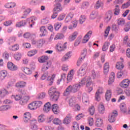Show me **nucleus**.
I'll return each mask as SVG.
<instances>
[{"mask_svg": "<svg viewBox=\"0 0 130 130\" xmlns=\"http://www.w3.org/2000/svg\"><path fill=\"white\" fill-rule=\"evenodd\" d=\"M46 95V93L45 92H42L39 93L37 95L38 99H43V98H45V96Z\"/></svg>", "mask_w": 130, "mask_h": 130, "instance_id": "4d7b16f0", "label": "nucleus"}, {"mask_svg": "<svg viewBox=\"0 0 130 130\" xmlns=\"http://www.w3.org/2000/svg\"><path fill=\"white\" fill-rule=\"evenodd\" d=\"M7 67L8 69L10 71H17V70H18V67L12 62H9Z\"/></svg>", "mask_w": 130, "mask_h": 130, "instance_id": "f8f14e48", "label": "nucleus"}, {"mask_svg": "<svg viewBox=\"0 0 130 130\" xmlns=\"http://www.w3.org/2000/svg\"><path fill=\"white\" fill-rule=\"evenodd\" d=\"M40 36L42 37V36H45L47 35V30H46V27L45 26H41L40 28Z\"/></svg>", "mask_w": 130, "mask_h": 130, "instance_id": "dca6fc26", "label": "nucleus"}, {"mask_svg": "<svg viewBox=\"0 0 130 130\" xmlns=\"http://www.w3.org/2000/svg\"><path fill=\"white\" fill-rule=\"evenodd\" d=\"M48 94L52 101H57L59 98V92L56 91L55 87H52L49 89Z\"/></svg>", "mask_w": 130, "mask_h": 130, "instance_id": "f03ea898", "label": "nucleus"}, {"mask_svg": "<svg viewBox=\"0 0 130 130\" xmlns=\"http://www.w3.org/2000/svg\"><path fill=\"white\" fill-rule=\"evenodd\" d=\"M118 25L122 26L125 24V20L122 18H120L117 21Z\"/></svg>", "mask_w": 130, "mask_h": 130, "instance_id": "6e6d98bb", "label": "nucleus"}, {"mask_svg": "<svg viewBox=\"0 0 130 130\" xmlns=\"http://www.w3.org/2000/svg\"><path fill=\"white\" fill-rule=\"evenodd\" d=\"M27 83L25 81H19L16 83L15 85V87L17 88H24V87L26 86Z\"/></svg>", "mask_w": 130, "mask_h": 130, "instance_id": "6ab92c4d", "label": "nucleus"}, {"mask_svg": "<svg viewBox=\"0 0 130 130\" xmlns=\"http://www.w3.org/2000/svg\"><path fill=\"white\" fill-rule=\"evenodd\" d=\"M45 120V116L44 115H41L38 117L39 122H43Z\"/></svg>", "mask_w": 130, "mask_h": 130, "instance_id": "052dcab7", "label": "nucleus"}, {"mask_svg": "<svg viewBox=\"0 0 130 130\" xmlns=\"http://www.w3.org/2000/svg\"><path fill=\"white\" fill-rule=\"evenodd\" d=\"M117 116V111H114L109 114L108 120L109 122L112 123L115 121V117Z\"/></svg>", "mask_w": 130, "mask_h": 130, "instance_id": "423d86ee", "label": "nucleus"}, {"mask_svg": "<svg viewBox=\"0 0 130 130\" xmlns=\"http://www.w3.org/2000/svg\"><path fill=\"white\" fill-rule=\"evenodd\" d=\"M20 48V46H19L18 44H15L12 46H10L9 47V49L10 50H12V51H17Z\"/></svg>", "mask_w": 130, "mask_h": 130, "instance_id": "4c0bfd02", "label": "nucleus"}, {"mask_svg": "<svg viewBox=\"0 0 130 130\" xmlns=\"http://www.w3.org/2000/svg\"><path fill=\"white\" fill-rule=\"evenodd\" d=\"M41 0H32L30 3L29 4L31 6H35L37 5L39 3H40Z\"/></svg>", "mask_w": 130, "mask_h": 130, "instance_id": "e2e57ef3", "label": "nucleus"}, {"mask_svg": "<svg viewBox=\"0 0 130 130\" xmlns=\"http://www.w3.org/2000/svg\"><path fill=\"white\" fill-rule=\"evenodd\" d=\"M86 69H87V63H84L81 66L79 71L77 72L78 76H80V77L85 76V75H86Z\"/></svg>", "mask_w": 130, "mask_h": 130, "instance_id": "20e7f679", "label": "nucleus"}, {"mask_svg": "<svg viewBox=\"0 0 130 130\" xmlns=\"http://www.w3.org/2000/svg\"><path fill=\"white\" fill-rule=\"evenodd\" d=\"M12 98H14L16 101H19L22 99V96H21L20 94H17L16 95H13Z\"/></svg>", "mask_w": 130, "mask_h": 130, "instance_id": "680f3d73", "label": "nucleus"}, {"mask_svg": "<svg viewBox=\"0 0 130 130\" xmlns=\"http://www.w3.org/2000/svg\"><path fill=\"white\" fill-rule=\"evenodd\" d=\"M114 78H115V75L114 74V72L111 73L110 77L109 78V85H112L113 82H114Z\"/></svg>", "mask_w": 130, "mask_h": 130, "instance_id": "aec40b11", "label": "nucleus"}, {"mask_svg": "<svg viewBox=\"0 0 130 130\" xmlns=\"http://www.w3.org/2000/svg\"><path fill=\"white\" fill-rule=\"evenodd\" d=\"M74 77V70L70 71V73H68L67 76V83H70L72 80H73V77Z\"/></svg>", "mask_w": 130, "mask_h": 130, "instance_id": "412c9836", "label": "nucleus"}, {"mask_svg": "<svg viewBox=\"0 0 130 130\" xmlns=\"http://www.w3.org/2000/svg\"><path fill=\"white\" fill-rule=\"evenodd\" d=\"M86 21V17L84 15H81L79 18L80 24H83Z\"/></svg>", "mask_w": 130, "mask_h": 130, "instance_id": "0e129e2a", "label": "nucleus"}, {"mask_svg": "<svg viewBox=\"0 0 130 130\" xmlns=\"http://www.w3.org/2000/svg\"><path fill=\"white\" fill-rule=\"evenodd\" d=\"M72 56V52L67 53L61 58L62 61H67Z\"/></svg>", "mask_w": 130, "mask_h": 130, "instance_id": "4be33fe9", "label": "nucleus"}, {"mask_svg": "<svg viewBox=\"0 0 130 130\" xmlns=\"http://www.w3.org/2000/svg\"><path fill=\"white\" fill-rule=\"evenodd\" d=\"M78 36V32L77 31H75L74 32H73L71 36H70L69 37V41H74V40H75V39H76V38H77Z\"/></svg>", "mask_w": 130, "mask_h": 130, "instance_id": "7c9ffc66", "label": "nucleus"}, {"mask_svg": "<svg viewBox=\"0 0 130 130\" xmlns=\"http://www.w3.org/2000/svg\"><path fill=\"white\" fill-rule=\"evenodd\" d=\"M7 75H8V73L6 70H3L0 72V78L2 80L5 79V78L7 77Z\"/></svg>", "mask_w": 130, "mask_h": 130, "instance_id": "2f4dec72", "label": "nucleus"}, {"mask_svg": "<svg viewBox=\"0 0 130 130\" xmlns=\"http://www.w3.org/2000/svg\"><path fill=\"white\" fill-rule=\"evenodd\" d=\"M27 101H29V96H23L20 101V104H21V105H25Z\"/></svg>", "mask_w": 130, "mask_h": 130, "instance_id": "393cba45", "label": "nucleus"}, {"mask_svg": "<svg viewBox=\"0 0 130 130\" xmlns=\"http://www.w3.org/2000/svg\"><path fill=\"white\" fill-rule=\"evenodd\" d=\"M27 24V21L26 20H22L20 22H17L16 24V27H24Z\"/></svg>", "mask_w": 130, "mask_h": 130, "instance_id": "f704fd0d", "label": "nucleus"}, {"mask_svg": "<svg viewBox=\"0 0 130 130\" xmlns=\"http://www.w3.org/2000/svg\"><path fill=\"white\" fill-rule=\"evenodd\" d=\"M37 53V50H31L30 51H29L27 53V55H28V56H33L35 55H36Z\"/></svg>", "mask_w": 130, "mask_h": 130, "instance_id": "864d4df0", "label": "nucleus"}, {"mask_svg": "<svg viewBox=\"0 0 130 130\" xmlns=\"http://www.w3.org/2000/svg\"><path fill=\"white\" fill-rule=\"evenodd\" d=\"M89 112L91 115H94V113H95V107L91 106L90 107H89Z\"/></svg>", "mask_w": 130, "mask_h": 130, "instance_id": "13d9d810", "label": "nucleus"}, {"mask_svg": "<svg viewBox=\"0 0 130 130\" xmlns=\"http://www.w3.org/2000/svg\"><path fill=\"white\" fill-rule=\"evenodd\" d=\"M37 122V121L35 119H32L30 121V123L31 124H34L33 125H31L30 127V128L32 130H38V127L37 126V125L35 124Z\"/></svg>", "mask_w": 130, "mask_h": 130, "instance_id": "2eb2a0df", "label": "nucleus"}, {"mask_svg": "<svg viewBox=\"0 0 130 130\" xmlns=\"http://www.w3.org/2000/svg\"><path fill=\"white\" fill-rule=\"evenodd\" d=\"M21 56H22V55H21L20 53H16L14 55V57L15 59H16V60H20L21 59Z\"/></svg>", "mask_w": 130, "mask_h": 130, "instance_id": "8fccbe9b", "label": "nucleus"}, {"mask_svg": "<svg viewBox=\"0 0 130 130\" xmlns=\"http://www.w3.org/2000/svg\"><path fill=\"white\" fill-rule=\"evenodd\" d=\"M116 68L117 69V70H122V69H123L124 66L122 61L118 62L116 64Z\"/></svg>", "mask_w": 130, "mask_h": 130, "instance_id": "a19ab883", "label": "nucleus"}, {"mask_svg": "<svg viewBox=\"0 0 130 130\" xmlns=\"http://www.w3.org/2000/svg\"><path fill=\"white\" fill-rule=\"evenodd\" d=\"M109 43L108 42H106L103 46L102 50L103 51H106L108 49L109 46Z\"/></svg>", "mask_w": 130, "mask_h": 130, "instance_id": "c03bdc74", "label": "nucleus"}, {"mask_svg": "<svg viewBox=\"0 0 130 130\" xmlns=\"http://www.w3.org/2000/svg\"><path fill=\"white\" fill-rule=\"evenodd\" d=\"M129 80L126 79H124L120 83V86L122 88H123L125 89V88H127L128 86L129 85Z\"/></svg>", "mask_w": 130, "mask_h": 130, "instance_id": "9b49d317", "label": "nucleus"}, {"mask_svg": "<svg viewBox=\"0 0 130 130\" xmlns=\"http://www.w3.org/2000/svg\"><path fill=\"white\" fill-rule=\"evenodd\" d=\"M54 27L55 31H58L60 27H61V23L59 22H57L54 24Z\"/></svg>", "mask_w": 130, "mask_h": 130, "instance_id": "3c124183", "label": "nucleus"}, {"mask_svg": "<svg viewBox=\"0 0 130 130\" xmlns=\"http://www.w3.org/2000/svg\"><path fill=\"white\" fill-rule=\"evenodd\" d=\"M81 87H83V86L81 85V82H79V84H76L73 86H71L72 93H76V92H78V91L81 88Z\"/></svg>", "mask_w": 130, "mask_h": 130, "instance_id": "6e6552de", "label": "nucleus"}, {"mask_svg": "<svg viewBox=\"0 0 130 130\" xmlns=\"http://www.w3.org/2000/svg\"><path fill=\"white\" fill-rule=\"evenodd\" d=\"M7 94H9V92L7 91L6 89H2L0 90V97L1 98H4V97H6V95Z\"/></svg>", "mask_w": 130, "mask_h": 130, "instance_id": "e433bc0d", "label": "nucleus"}, {"mask_svg": "<svg viewBox=\"0 0 130 130\" xmlns=\"http://www.w3.org/2000/svg\"><path fill=\"white\" fill-rule=\"evenodd\" d=\"M120 109L123 113H127V108H126V104L125 103H121L120 105Z\"/></svg>", "mask_w": 130, "mask_h": 130, "instance_id": "4468645a", "label": "nucleus"}, {"mask_svg": "<svg viewBox=\"0 0 130 130\" xmlns=\"http://www.w3.org/2000/svg\"><path fill=\"white\" fill-rule=\"evenodd\" d=\"M72 92L73 93L72 90V85H70L65 90L63 93V95L68 96V95H70V94H71Z\"/></svg>", "mask_w": 130, "mask_h": 130, "instance_id": "5701e85b", "label": "nucleus"}, {"mask_svg": "<svg viewBox=\"0 0 130 130\" xmlns=\"http://www.w3.org/2000/svg\"><path fill=\"white\" fill-rule=\"evenodd\" d=\"M53 123L56 125H59L61 123V121L58 118H55L53 120Z\"/></svg>", "mask_w": 130, "mask_h": 130, "instance_id": "a18cd8bd", "label": "nucleus"}, {"mask_svg": "<svg viewBox=\"0 0 130 130\" xmlns=\"http://www.w3.org/2000/svg\"><path fill=\"white\" fill-rule=\"evenodd\" d=\"M76 103V99L75 98H71L69 100V105L70 106H74Z\"/></svg>", "mask_w": 130, "mask_h": 130, "instance_id": "09e8293b", "label": "nucleus"}, {"mask_svg": "<svg viewBox=\"0 0 130 130\" xmlns=\"http://www.w3.org/2000/svg\"><path fill=\"white\" fill-rule=\"evenodd\" d=\"M23 71L26 75H31L32 74V70L30 69V68H28L27 67H24L23 68Z\"/></svg>", "mask_w": 130, "mask_h": 130, "instance_id": "ea45409f", "label": "nucleus"}, {"mask_svg": "<svg viewBox=\"0 0 130 130\" xmlns=\"http://www.w3.org/2000/svg\"><path fill=\"white\" fill-rule=\"evenodd\" d=\"M11 106L8 105H4L0 107V111H7L10 110Z\"/></svg>", "mask_w": 130, "mask_h": 130, "instance_id": "c756f323", "label": "nucleus"}, {"mask_svg": "<svg viewBox=\"0 0 130 130\" xmlns=\"http://www.w3.org/2000/svg\"><path fill=\"white\" fill-rule=\"evenodd\" d=\"M57 49L58 51H63L64 49H67V43L62 44V43L60 42L57 44Z\"/></svg>", "mask_w": 130, "mask_h": 130, "instance_id": "0eeeda50", "label": "nucleus"}, {"mask_svg": "<svg viewBox=\"0 0 130 130\" xmlns=\"http://www.w3.org/2000/svg\"><path fill=\"white\" fill-rule=\"evenodd\" d=\"M102 7H103V2L99 0L98 1L95 5V9H100V8H102Z\"/></svg>", "mask_w": 130, "mask_h": 130, "instance_id": "79ce46f5", "label": "nucleus"}, {"mask_svg": "<svg viewBox=\"0 0 130 130\" xmlns=\"http://www.w3.org/2000/svg\"><path fill=\"white\" fill-rule=\"evenodd\" d=\"M86 84V87L88 88V92L90 93L93 90V82H92V80H91V78L89 76L85 77V78H83L80 81V84L82 87L85 86Z\"/></svg>", "mask_w": 130, "mask_h": 130, "instance_id": "f257e3e1", "label": "nucleus"}, {"mask_svg": "<svg viewBox=\"0 0 130 130\" xmlns=\"http://www.w3.org/2000/svg\"><path fill=\"white\" fill-rule=\"evenodd\" d=\"M34 103H35V104L36 105V107H37V108H38V107H40V106H41V105H42V102H41L40 101L35 102Z\"/></svg>", "mask_w": 130, "mask_h": 130, "instance_id": "774afa93", "label": "nucleus"}, {"mask_svg": "<svg viewBox=\"0 0 130 130\" xmlns=\"http://www.w3.org/2000/svg\"><path fill=\"white\" fill-rule=\"evenodd\" d=\"M52 111L55 114H58L59 113V107L57 104H53L52 105Z\"/></svg>", "mask_w": 130, "mask_h": 130, "instance_id": "f3484780", "label": "nucleus"}, {"mask_svg": "<svg viewBox=\"0 0 130 130\" xmlns=\"http://www.w3.org/2000/svg\"><path fill=\"white\" fill-rule=\"evenodd\" d=\"M44 43V41L43 40V39H41L37 41V45L39 47H40V46H42V45H43Z\"/></svg>", "mask_w": 130, "mask_h": 130, "instance_id": "69168bd1", "label": "nucleus"}, {"mask_svg": "<svg viewBox=\"0 0 130 130\" xmlns=\"http://www.w3.org/2000/svg\"><path fill=\"white\" fill-rule=\"evenodd\" d=\"M112 17V15L111 14V12H109L106 13V17L105 18V21L108 23L110 20H111V18Z\"/></svg>", "mask_w": 130, "mask_h": 130, "instance_id": "c85d7f7f", "label": "nucleus"}, {"mask_svg": "<svg viewBox=\"0 0 130 130\" xmlns=\"http://www.w3.org/2000/svg\"><path fill=\"white\" fill-rule=\"evenodd\" d=\"M82 102L83 103H88L89 102V99L88 98V95L84 93L82 96Z\"/></svg>", "mask_w": 130, "mask_h": 130, "instance_id": "49530a36", "label": "nucleus"}, {"mask_svg": "<svg viewBox=\"0 0 130 130\" xmlns=\"http://www.w3.org/2000/svg\"><path fill=\"white\" fill-rule=\"evenodd\" d=\"M62 10L61 5L60 4H57L54 8L53 12L58 13L59 12H61Z\"/></svg>", "mask_w": 130, "mask_h": 130, "instance_id": "a878e982", "label": "nucleus"}, {"mask_svg": "<svg viewBox=\"0 0 130 130\" xmlns=\"http://www.w3.org/2000/svg\"><path fill=\"white\" fill-rule=\"evenodd\" d=\"M92 33V31L90 30L85 35L82 40V43H87L89 41V40L91 38Z\"/></svg>", "mask_w": 130, "mask_h": 130, "instance_id": "9d476101", "label": "nucleus"}, {"mask_svg": "<svg viewBox=\"0 0 130 130\" xmlns=\"http://www.w3.org/2000/svg\"><path fill=\"white\" fill-rule=\"evenodd\" d=\"M73 130H80V126L79 125L78 123L76 122H73Z\"/></svg>", "mask_w": 130, "mask_h": 130, "instance_id": "603ef678", "label": "nucleus"}, {"mask_svg": "<svg viewBox=\"0 0 130 130\" xmlns=\"http://www.w3.org/2000/svg\"><path fill=\"white\" fill-rule=\"evenodd\" d=\"M90 6V3L88 2H84L81 4V9L85 10Z\"/></svg>", "mask_w": 130, "mask_h": 130, "instance_id": "58836bf2", "label": "nucleus"}, {"mask_svg": "<svg viewBox=\"0 0 130 130\" xmlns=\"http://www.w3.org/2000/svg\"><path fill=\"white\" fill-rule=\"evenodd\" d=\"M86 56H87V49H84L81 53V57L79 58L77 61L78 67H80L82 61L85 59Z\"/></svg>", "mask_w": 130, "mask_h": 130, "instance_id": "39448f33", "label": "nucleus"}, {"mask_svg": "<svg viewBox=\"0 0 130 130\" xmlns=\"http://www.w3.org/2000/svg\"><path fill=\"white\" fill-rule=\"evenodd\" d=\"M103 92H104L103 88L99 87V89L95 93V98L96 101H100V100H101L100 95H101V94H103Z\"/></svg>", "mask_w": 130, "mask_h": 130, "instance_id": "1a4fd4ad", "label": "nucleus"}, {"mask_svg": "<svg viewBox=\"0 0 130 130\" xmlns=\"http://www.w3.org/2000/svg\"><path fill=\"white\" fill-rule=\"evenodd\" d=\"M118 7V5H116L115 6L114 13L115 16H118V15L120 13V9H119V8Z\"/></svg>", "mask_w": 130, "mask_h": 130, "instance_id": "de8ad7c7", "label": "nucleus"}, {"mask_svg": "<svg viewBox=\"0 0 130 130\" xmlns=\"http://www.w3.org/2000/svg\"><path fill=\"white\" fill-rule=\"evenodd\" d=\"M111 27L110 26H108L105 31V37H107L108 34H109V31H110Z\"/></svg>", "mask_w": 130, "mask_h": 130, "instance_id": "338daca9", "label": "nucleus"}, {"mask_svg": "<svg viewBox=\"0 0 130 130\" xmlns=\"http://www.w3.org/2000/svg\"><path fill=\"white\" fill-rule=\"evenodd\" d=\"M103 124V121L101 118H98L95 122V125L98 127H101V126Z\"/></svg>", "mask_w": 130, "mask_h": 130, "instance_id": "473e14b6", "label": "nucleus"}, {"mask_svg": "<svg viewBox=\"0 0 130 130\" xmlns=\"http://www.w3.org/2000/svg\"><path fill=\"white\" fill-rule=\"evenodd\" d=\"M74 17V13H70L66 17L65 19V23H69L70 21H72V19Z\"/></svg>", "mask_w": 130, "mask_h": 130, "instance_id": "bb28decb", "label": "nucleus"}, {"mask_svg": "<svg viewBox=\"0 0 130 130\" xmlns=\"http://www.w3.org/2000/svg\"><path fill=\"white\" fill-rule=\"evenodd\" d=\"M99 112L101 114H104L105 112V107L103 105L100 104L99 105Z\"/></svg>", "mask_w": 130, "mask_h": 130, "instance_id": "72a5a7b5", "label": "nucleus"}, {"mask_svg": "<svg viewBox=\"0 0 130 130\" xmlns=\"http://www.w3.org/2000/svg\"><path fill=\"white\" fill-rule=\"evenodd\" d=\"M28 107L30 110H35V109H37V108L36 107V106L35 105V103L34 102L29 104Z\"/></svg>", "mask_w": 130, "mask_h": 130, "instance_id": "37998d69", "label": "nucleus"}, {"mask_svg": "<svg viewBox=\"0 0 130 130\" xmlns=\"http://www.w3.org/2000/svg\"><path fill=\"white\" fill-rule=\"evenodd\" d=\"M47 78V81H49V86H51L53 84V81L55 78V75L53 74L52 76L48 75V72H46L42 75L41 79V80H45Z\"/></svg>", "mask_w": 130, "mask_h": 130, "instance_id": "7ed1b4c3", "label": "nucleus"}, {"mask_svg": "<svg viewBox=\"0 0 130 130\" xmlns=\"http://www.w3.org/2000/svg\"><path fill=\"white\" fill-rule=\"evenodd\" d=\"M112 90L111 89H108L106 92V100L107 101H109L110 98H111Z\"/></svg>", "mask_w": 130, "mask_h": 130, "instance_id": "cd10ccee", "label": "nucleus"}, {"mask_svg": "<svg viewBox=\"0 0 130 130\" xmlns=\"http://www.w3.org/2000/svg\"><path fill=\"white\" fill-rule=\"evenodd\" d=\"M31 118V114L29 112H26L24 114L23 120L25 123H28Z\"/></svg>", "mask_w": 130, "mask_h": 130, "instance_id": "ddd939ff", "label": "nucleus"}, {"mask_svg": "<svg viewBox=\"0 0 130 130\" xmlns=\"http://www.w3.org/2000/svg\"><path fill=\"white\" fill-rule=\"evenodd\" d=\"M92 76L93 77V79H97V78L99 77V73L97 72H95V71H92Z\"/></svg>", "mask_w": 130, "mask_h": 130, "instance_id": "bf43d9fd", "label": "nucleus"}, {"mask_svg": "<svg viewBox=\"0 0 130 130\" xmlns=\"http://www.w3.org/2000/svg\"><path fill=\"white\" fill-rule=\"evenodd\" d=\"M50 109H51V105L50 104V103L48 102L44 105L43 109L44 111V112L47 113L49 110H50Z\"/></svg>", "mask_w": 130, "mask_h": 130, "instance_id": "b1692460", "label": "nucleus"}, {"mask_svg": "<svg viewBox=\"0 0 130 130\" xmlns=\"http://www.w3.org/2000/svg\"><path fill=\"white\" fill-rule=\"evenodd\" d=\"M71 119H72V115L70 114L67 115L63 120V123L64 124H69L71 122Z\"/></svg>", "mask_w": 130, "mask_h": 130, "instance_id": "a211bd4d", "label": "nucleus"}, {"mask_svg": "<svg viewBox=\"0 0 130 130\" xmlns=\"http://www.w3.org/2000/svg\"><path fill=\"white\" fill-rule=\"evenodd\" d=\"M64 36L62 34H57L55 37L54 38V40H57L58 39H62Z\"/></svg>", "mask_w": 130, "mask_h": 130, "instance_id": "5fc2aeb1", "label": "nucleus"}, {"mask_svg": "<svg viewBox=\"0 0 130 130\" xmlns=\"http://www.w3.org/2000/svg\"><path fill=\"white\" fill-rule=\"evenodd\" d=\"M49 58L48 56L44 55L39 58V61L41 63L45 62V61L48 60Z\"/></svg>", "mask_w": 130, "mask_h": 130, "instance_id": "c9c22d12", "label": "nucleus"}]
</instances>
